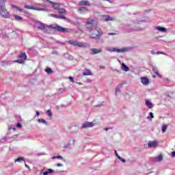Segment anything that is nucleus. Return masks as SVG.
Segmentation results:
<instances>
[{"label": "nucleus", "mask_w": 175, "mask_h": 175, "mask_svg": "<svg viewBox=\"0 0 175 175\" xmlns=\"http://www.w3.org/2000/svg\"><path fill=\"white\" fill-rule=\"evenodd\" d=\"M154 161H155V162H161V161H163V156H162V155L157 156L154 159Z\"/></svg>", "instance_id": "obj_24"}, {"label": "nucleus", "mask_w": 175, "mask_h": 175, "mask_svg": "<svg viewBox=\"0 0 175 175\" xmlns=\"http://www.w3.org/2000/svg\"><path fill=\"white\" fill-rule=\"evenodd\" d=\"M150 54H152V55L157 54V52H154V51H150Z\"/></svg>", "instance_id": "obj_46"}, {"label": "nucleus", "mask_w": 175, "mask_h": 175, "mask_svg": "<svg viewBox=\"0 0 175 175\" xmlns=\"http://www.w3.org/2000/svg\"><path fill=\"white\" fill-rule=\"evenodd\" d=\"M167 129V125L164 124L162 126V133H165V132H166V130Z\"/></svg>", "instance_id": "obj_31"}, {"label": "nucleus", "mask_w": 175, "mask_h": 175, "mask_svg": "<svg viewBox=\"0 0 175 175\" xmlns=\"http://www.w3.org/2000/svg\"><path fill=\"white\" fill-rule=\"evenodd\" d=\"M13 8L16 9V10H18V12H20L21 13H24V10L20 8V7L16 6V5H13Z\"/></svg>", "instance_id": "obj_27"}, {"label": "nucleus", "mask_w": 175, "mask_h": 175, "mask_svg": "<svg viewBox=\"0 0 175 175\" xmlns=\"http://www.w3.org/2000/svg\"><path fill=\"white\" fill-rule=\"evenodd\" d=\"M34 27L45 33H51V29H55L56 31H58V32H62L63 33L68 32V28L62 27L57 24L47 25L40 21L36 22Z\"/></svg>", "instance_id": "obj_1"}, {"label": "nucleus", "mask_w": 175, "mask_h": 175, "mask_svg": "<svg viewBox=\"0 0 175 175\" xmlns=\"http://www.w3.org/2000/svg\"><path fill=\"white\" fill-rule=\"evenodd\" d=\"M100 20L101 21H116V18L108 15H101L100 16Z\"/></svg>", "instance_id": "obj_7"}, {"label": "nucleus", "mask_w": 175, "mask_h": 175, "mask_svg": "<svg viewBox=\"0 0 175 175\" xmlns=\"http://www.w3.org/2000/svg\"><path fill=\"white\" fill-rule=\"evenodd\" d=\"M161 54H163L164 55H166V53H163H163H161Z\"/></svg>", "instance_id": "obj_59"}, {"label": "nucleus", "mask_w": 175, "mask_h": 175, "mask_svg": "<svg viewBox=\"0 0 175 175\" xmlns=\"http://www.w3.org/2000/svg\"><path fill=\"white\" fill-rule=\"evenodd\" d=\"M53 8H55V10H58L59 9V3H52Z\"/></svg>", "instance_id": "obj_25"}, {"label": "nucleus", "mask_w": 175, "mask_h": 175, "mask_svg": "<svg viewBox=\"0 0 175 175\" xmlns=\"http://www.w3.org/2000/svg\"><path fill=\"white\" fill-rule=\"evenodd\" d=\"M38 122H42V124H44V125H47V122L44 119H38Z\"/></svg>", "instance_id": "obj_32"}, {"label": "nucleus", "mask_w": 175, "mask_h": 175, "mask_svg": "<svg viewBox=\"0 0 175 175\" xmlns=\"http://www.w3.org/2000/svg\"><path fill=\"white\" fill-rule=\"evenodd\" d=\"M14 62H17L18 64H24V60L21 59H18V60L14 61Z\"/></svg>", "instance_id": "obj_37"}, {"label": "nucleus", "mask_w": 175, "mask_h": 175, "mask_svg": "<svg viewBox=\"0 0 175 175\" xmlns=\"http://www.w3.org/2000/svg\"><path fill=\"white\" fill-rule=\"evenodd\" d=\"M36 113L37 117H39V116H40V113L39 111H37Z\"/></svg>", "instance_id": "obj_49"}, {"label": "nucleus", "mask_w": 175, "mask_h": 175, "mask_svg": "<svg viewBox=\"0 0 175 175\" xmlns=\"http://www.w3.org/2000/svg\"><path fill=\"white\" fill-rule=\"evenodd\" d=\"M63 158L62 156L52 157V159H63Z\"/></svg>", "instance_id": "obj_35"}, {"label": "nucleus", "mask_w": 175, "mask_h": 175, "mask_svg": "<svg viewBox=\"0 0 175 175\" xmlns=\"http://www.w3.org/2000/svg\"><path fill=\"white\" fill-rule=\"evenodd\" d=\"M45 72H46V73H48V75H51V73H53V70H51V68H48L45 70Z\"/></svg>", "instance_id": "obj_30"}, {"label": "nucleus", "mask_w": 175, "mask_h": 175, "mask_svg": "<svg viewBox=\"0 0 175 175\" xmlns=\"http://www.w3.org/2000/svg\"><path fill=\"white\" fill-rule=\"evenodd\" d=\"M49 174V172L48 171H45L43 172V175H48Z\"/></svg>", "instance_id": "obj_48"}, {"label": "nucleus", "mask_w": 175, "mask_h": 175, "mask_svg": "<svg viewBox=\"0 0 175 175\" xmlns=\"http://www.w3.org/2000/svg\"><path fill=\"white\" fill-rule=\"evenodd\" d=\"M49 17H54L55 18H59L60 20H66V17L64 15H59L57 14H49Z\"/></svg>", "instance_id": "obj_12"}, {"label": "nucleus", "mask_w": 175, "mask_h": 175, "mask_svg": "<svg viewBox=\"0 0 175 175\" xmlns=\"http://www.w3.org/2000/svg\"><path fill=\"white\" fill-rule=\"evenodd\" d=\"M100 106H102V105H96V107H100Z\"/></svg>", "instance_id": "obj_55"}, {"label": "nucleus", "mask_w": 175, "mask_h": 175, "mask_svg": "<svg viewBox=\"0 0 175 175\" xmlns=\"http://www.w3.org/2000/svg\"><path fill=\"white\" fill-rule=\"evenodd\" d=\"M100 69H105V67L103 66H100Z\"/></svg>", "instance_id": "obj_56"}, {"label": "nucleus", "mask_w": 175, "mask_h": 175, "mask_svg": "<svg viewBox=\"0 0 175 175\" xmlns=\"http://www.w3.org/2000/svg\"><path fill=\"white\" fill-rule=\"evenodd\" d=\"M59 91H61V92H64V91H65V89H64V88H60V89H59Z\"/></svg>", "instance_id": "obj_52"}, {"label": "nucleus", "mask_w": 175, "mask_h": 175, "mask_svg": "<svg viewBox=\"0 0 175 175\" xmlns=\"http://www.w3.org/2000/svg\"><path fill=\"white\" fill-rule=\"evenodd\" d=\"M18 57L20 58V59H23V61H25V59H27V54H25V53H21L19 54Z\"/></svg>", "instance_id": "obj_23"}, {"label": "nucleus", "mask_w": 175, "mask_h": 175, "mask_svg": "<svg viewBox=\"0 0 175 175\" xmlns=\"http://www.w3.org/2000/svg\"><path fill=\"white\" fill-rule=\"evenodd\" d=\"M79 6H91V3L88 1H81L78 3Z\"/></svg>", "instance_id": "obj_15"}, {"label": "nucleus", "mask_w": 175, "mask_h": 175, "mask_svg": "<svg viewBox=\"0 0 175 175\" xmlns=\"http://www.w3.org/2000/svg\"><path fill=\"white\" fill-rule=\"evenodd\" d=\"M5 0H0V8L2 7V5L5 3Z\"/></svg>", "instance_id": "obj_39"}, {"label": "nucleus", "mask_w": 175, "mask_h": 175, "mask_svg": "<svg viewBox=\"0 0 175 175\" xmlns=\"http://www.w3.org/2000/svg\"><path fill=\"white\" fill-rule=\"evenodd\" d=\"M57 10L59 15L65 16V14H66V10L64 8H59Z\"/></svg>", "instance_id": "obj_22"}, {"label": "nucleus", "mask_w": 175, "mask_h": 175, "mask_svg": "<svg viewBox=\"0 0 175 175\" xmlns=\"http://www.w3.org/2000/svg\"><path fill=\"white\" fill-rule=\"evenodd\" d=\"M82 76H92V72L90 69H85L84 72H82Z\"/></svg>", "instance_id": "obj_19"}, {"label": "nucleus", "mask_w": 175, "mask_h": 175, "mask_svg": "<svg viewBox=\"0 0 175 175\" xmlns=\"http://www.w3.org/2000/svg\"><path fill=\"white\" fill-rule=\"evenodd\" d=\"M120 92H121V88H120L119 86L116 87V92H115V95L116 96H118V94H120Z\"/></svg>", "instance_id": "obj_26"}, {"label": "nucleus", "mask_w": 175, "mask_h": 175, "mask_svg": "<svg viewBox=\"0 0 175 175\" xmlns=\"http://www.w3.org/2000/svg\"><path fill=\"white\" fill-rule=\"evenodd\" d=\"M46 2H49V3H52L53 4V1H50V0H46Z\"/></svg>", "instance_id": "obj_53"}, {"label": "nucleus", "mask_w": 175, "mask_h": 175, "mask_svg": "<svg viewBox=\"0 0 175 175\" xmlns=\"http://www.w3.org/2000/svg\"><path fill=\"white\" fill-rule=\"evenodd\" d=\"M95 126V122H85V123L82 124V128H93Z\"/></svg>", "instance_id": "obj_11"}, {"label": "nucleus", "mask_w": 175, "mask_h": 175, "mask_svg": "<svg viewBox=\"0 0 175 175\" xmlns=\"http://www.w3.org/2000/svg\"><path fill=\"white\" fill-rule=\"evenodd\" d=\"M141 83H142L144 85H148V84H150V80L146 77H141Z\"/></svg>", "instance_id": "obj_14"}, {"label": "nucleus", "mask_w": 175, "mask_h": 175, "mask_svg": "<svg viewBox=\"0 0 175 175\" xmlns=\"http://www.w3.org/2000/svg\"><path fill=\"white\" fill-rule=\"evenodd\" d=\"M132 31H133V29H131V30H129V32H132Z\"/></svg>", "instance_id": "obj_58"}, {"label": "nucleus", "mask_w": 175, "mask_h": 175, "mask_svg": "<svg viewBox=\"0 0 175 175\" xmlns=\"http://www.w3.org/2000/svg\"><path fill=\"white\" fill-rule=\"evenodd\" d=\"M118 159L119 161H121V162H122L123 163H125L126 162V160H125V159L121 157L120 156L118 157Z\"/></svg>", "instance_id": "obj_34"}, {"label": "nucleus", "mask_w": 175, "mask_h": 175, "mask_svg": "<svg viewBox=\"0 0 175 175\" xmlns=\"http://www.w3.org/2000/svg\"><path fill=\"white\" fill-rule=\"evenodd\" d=\"M121 70L124 72H129V67H128L124 63H122Z\"/></svg>", "instance_id": "obj_18"}, {"label": "nucleus", "mask_w": 175, "mask_h": 175, "mask_svg": "<svg viewBox=\"0 0 175 175\" xmlns=\"http://www.w3.org/2000/svg\"><path fill=\"white\" fill-rule=\"evenodd\" d=\"M172 158H174L175 157V152H172V154H171Z\"/></svg>", "instance_id": "obj_44"}, {"label": "nucleus", "mask_w": 175, "mask_h": 175, "mask_svg": "<svg viewBox=\"0 0 175 175\" xmlns=\"http://www.w3.org/2000/svg\"><path fill=\"white\" fill-rule=\"evenodd\" d=\"M154 29L156 31H159V32H166L167 31V29L160 26L154 27Z\"/></svg>", "instance_id": "obj_16"}, {"label": "nucleus", "mask_w": 175, "mask_h": 175, "mask_svg": "<svg viewBox=\"0 0 175 175\" xmlns=\"http://www.w3.org/2000/svg\"><path fill=\"white\" fill-rule=\"evenodd\" d=\"M38 155H46V154L42 153V154H38Z\"/></svg>", "instance_id": "obj_57"}, {"label": "nucleus", "mask_w": 175, "mask_h": 175, "mask_svg": "<svg viewBox=\"0 0 175 175\" xmlns=\"http://www.w3.org/2000/svg\"><path fill=\"white\" fill-rule=\"evenodd\" d=\"M108 35H109V36H111L113 35H116V33H109Z\"/></svg>", "instance_id": "obj_51"}, {"label": "nucleus", "mask_w": 175, "mask_h": 175, "mask_svg": "<svg viewBox=\"0 0 175 175\" xmlns=\"http://www.w3.org/2000/svg\"><path fill=\"white\" fill-rule=\"evenodd\" d=\"M145 104H146V106L148 107V109H152V107H154V104H152V103H151L150 100H146Z\"/></svg>", "instance_id": "obj_17"}, {"label": "nucleus", "mask_w": 175, "mask_h": 175, "mask_svg": "<svg viewBox=\"0 0 175 175\" xmlns=\"http://www.w3.org/2000/svg\"><path fill=\"white\" fill-rule=\"evenodd\" d=\"M25 167H27V169H29V167L28 166V165H27V163H25Z\"/></svg>", "instance_id": "obj_54"}, {"label": "nucleus", "mask_w": 175, "mask_h": 175, "mask_svg": "<svg viewBox=\"0 0 175 175\" xmlns=\"http://www.w3.org/2000/svg\"><path fill=\"white\" fill-rule=\"evenodd\" d=\"M95 23V20L92 18H88L86 22V28L88 29H91L94 27V23Z\"/></svg>", "instance_id": "obj_10"}, {"label": "nucleus", "mask_w": 175, "mask_h": 175, "mask_svg": "<svg viewBox=\"0 0 175 175\" xmlns=\"http://www.w3.org/2000/svg\"><path fill=\"white\" fill-rule=\"evenodd\" d=\"M78 10L79 13H81V14H84V13H87V12H88V9L84 7L79 8Z\"/></svg>", "instance_id": "obj_21"}, {"label": "nucleus", "mask_w": 175, "mask_h": 175, "mask_svg": "<svg viewBox=\"0 0 175 175\" xmlns=\"http://www.w3.org/2000/svg\"><path fill=\"white\" fill-rule=\"evenodd\" d=\"M146 21L145 19H140V16L137 15L133 17L131 23L129 25H136L137 24H140V23H146Z\"/></svg>", "instance_id": "obj_5"}, {"label": "nucleus", "mask_w": 175, "mask_h": 175, "mask_svg": "<svg viewBox=\"0 0 175 175\" xmlns=\"http://www.w3.org/2000/svg\"><path fill=\"white\" fill-rule=\"evenodd\" d=\"M68 44H71V46H74L75 47H82L83 49H85V47H88L90 44L81 42H79L75 40H70L68 41Z\"/></svg>", "instance_id": "obj_2"}, {"label": "nucleus", "mask_w": 175, "mask_h": 175, "mask_svg": "<svg viewBox=\"0 0 175 175\" xmlns=\"http://www.w3.org/2000/svg\"><path fill=\"white\" fill-rule=\"evenodd\" d=\"M109 129H112L111 127H108V128H105L104 130L105 131H109Z\"/></svg>", "instance_id": "obj_50"}, {"label": "nucleus", "mask_w": 175, "mask_h": 175, "mask_svg": "<svg viewBox=\"0 0 175 175\" xmlns=\"http://www.w3.org/2000/svg\"><path fill=\"white\" fill-rule=\"evenodd\" d=\"M156 54H157V55H159V54H163V52L157 51V52H156Z\"/></svg>", "instance_id": "obj_45"}, {"label": "nucleus", "mask_w": 175, "mask_h": 175, "mask_svg": "<svg viewBox=\"0 0 175 175\" xmlns=\"http://www.w3.org/2000/svg\"><path fill=\"white\" fill-rule=\"evenodd\" d=\"M16 126L17 128H21V123H17Z\"/></svg>", "instance_id": "obj_43"}, {"label": "nucleus", "mask_w": 175, "mask_h": 175, "mask_svg": "<svg viewBox=\"0 0 175 175\" xmlns=\"http://www.w3.org/2000/svg\"><path fill=\"white\" fill-rule=\"evenodd\" d=\"M149 116H148L147 119L150 120V118H154V113H152V112L149 113Z\"/></svg>", "instance_id": "obj_36"}, {"label": "nucleus", "mask_w": 175, "mask_h": 175, "mask_svg": "<svg viewBox=\"0 0 175 175\" xmlns=\"http://www.w3.org/2000/svg\"><path fill=\"white\" fill-rule=\"evenodd\" d=\"M14 17L15 18V20H16V21H23V17L18 15H14Z\"/></svg>", "instance_id": "obj_29"}, {"label": "nucleus", "mask_w": 175, "mask_h": 175, "mask_svg": "<svg viewBox=\"0 0 175 175\" xmlns=\"http://www.w3.org/2000/svg\"><path fill=\"white\" fill-rule=\"evenodd\" d=\"M118 62H119L120 64H121V60H118Z\"/></svg>", "instance_id": "obj_60"}, {"label": "nucleus", "mask_w": 175, "mask_h": 175, "mask_svg": "<svg viewBox=\"0 0 175 175\" xmlns=\"http://www.w3.org/2000/svg\"><path fill=\"white\" fill-rule=\"evenodd\" d=\"M0 15L1 17H3V18H10V14L9 12H8V10H6V6L5 5V3L3 5L0 7Z\"/></svg>", "instance_id": "obj_4"}, {"label": "nucleus", "mask_w": 175, "mask_h": 175, "mask_svg": "<svg viewBox=\"0 0 175 175\" xmlns=\"http://www.w3.org/2000/svg\"><path fill=\"white\" fill-rule=\"evenodd\" d=\"M68 79H69L70 81H72V83H75V81L73 80V77H69Z\"/></svg>", "instance_id": "obj_42"}, {"label": "nucleus", "mask_w": 175, "mask_h": 175, "mask_svg": "<svg viewBox=\"0 0 175 175\" xmlns=\"http://www.w3.org/2000/svg\"><path fill=\"white\" fill-rule=\"evenodd\" d=\"M102 30L100 29H94L92 33L91 39H100V36H102Z\"/></svg>", "instance_id": "obj_6"}, {"label": "nucleus", "mask_w": 175, "mask_h": 175, "mask_svg": "<svg viewBox=\"0 0 175 175\" xmlns=\"http://www.w3.org/2000/svg\"><path fill=\"white\" fill-rule=\"evenodd\" d=\"M158 144H159V142H158V140L149 141L148 142V146L149 148H157V147H158Z\"/></svg>", "instance_id": "obj_9"}, {"label": "nucleus", "mask_w": 175, "mask_h": 175, "mask_svg": "<svg viewBox=\"0 0 175 175\" xmlns=\"http://www.w3.org/2000/svg\"><path fill=\"white\" fill-rule=\"evenodd\" d=\"M48 117H53V113L51 112V109H49L46 111Z\"/></svg>", "instance_id": "obj_33"}, {"label": "nucleus", "mask_w": 175, "mask_h": 175, "mask_svg": "<svg viewBox=\"0 0 175 175\" xmlns=\"http://www.w3.org/2000/svg\"><path fill=\"white\" fill-rule=\"evenodd\" d=\"M102 51H103V50L102 49H98L93 48V49H90V54L94 55L95 54H99V53H102Z\"/></svg>", "instance_id": "obj_13"}, {"label": "nucleus", "mask_w": 175, "mask_h": 175, "mask_svg": "<svg viewBox=\"0 0 175 175\" xmlns=\"http://www.w3.org/2000/svg\"><path fill=\"white\" fill-rule=\"evenodd\" d=\"M152 77H153L154 79H155V76H154V75H153Z\"/></svg>", "instance_id": "obj_61"}, {"label": "nucleus", "mask_w": 175, "mask_h": 175, "mask_svg": "<svg viewBox=\"0 0 175 175\" xmlns=\"http://www.w3.org/2000/svg\"><path fill=\"white\" fill-rule=\"evenodd\" d=\"M51 173H54V170L53 169H48V174H51Z\"/></svg>", "instance_id": "obj_38"}, {"label": "nucleus", "mask_w": 175, "mask_h": 175, "mask_svg": "<svg viewBox=\"0 0 175 175\" xmlns=\"http://www.w3.org/2000/svg\"><path fill=\"white\" fill-rule=\"evenodd\" d=\"M131 51V48L124 47L122 49L117 48H107V51H109L111 53H127Z\"/></svg>", "instance_id": "obj_3"}, {"label": "nucleus", "mask_w": 175, "mask_h": 175, "mask_svg": "<svg viewBox=\"0 0 175 175\" xmlns=\"http://www.w3.org/2000/svg\"><path fill=\"white\" fill-rule=\"evenodd\" d=\"M152 71L154 74H156L157 76H158V77H162V75H159L158 68H157V66H152Z\"/></svg>", "instance_id": "obj_20"}, {"label": "nucleus", "mask_w": 175, "mask_h": 175, "mask_svg": "<svg viewBox=\"0 0 175 175\" xmlns=\"http://www.w3.org/2000/svg\"><path fill=\"white\" fill-rule=\"evenodd\" d=\"M103 1H107L109 2V1H110V0H103Z\"/></svg>", "instance_id": "obj_62"}, {"label": "nucleus", "mask_w": 175, "mask_h": 175, "mask_svg": "<svg viewBox=\"0 0 175 175\" xmlns=\"http://www.w3.org/2000/svg\"><path fill=\"white\" fill-rule=\"evenodd\" d=\"M115 155H116V157H117V158H118V157H120L118 155V153H117V150H115Z\"/></svg>", "instance_id": "obj_47"}, {"label": "nucleus", "mask_w": 175, "mask_h": 175, "mask_svg": "<svg viewBox=\"0 0 175 175\" xmlns=\"http://www.w3.org/2000/svg\"><path fill=\"white\" fill-rule=\"evenodd\" d=\"M25 9H29L30 10H37L38 12H49V10H45L44 8H38L33 6H29L28 5H25Z\"/></svg>", "instance_id": "obj_8"}, {"label": "nucleus", "mask_w": 175, "mask_h": 175, "mask_svg": "<svg viewBox=\"0 0 175 175\" xmlns=\"http://www.w3.org/2000/svg\"><path fill=\"white\" fill-rule=\"evenodd\" d=\"M23 161L25 162V159H24V157H19V158L15 159V161H14L15 163L16 162H23Z\"/></svg>", "instance_id": "obj_28"}, {"label": "nucleus", "mask_w": 175, "mask_h": 175, "mask_svg": "<svg viewBox=\"0 0 175 175\" xmlns=\"http://www.w3.org/2000/svg\"><path fill=\"white\" fill-rule=\"evenodd\" d=\"M56 166H57V167H61L64 166V164L58 163L56 164Z\"/></svg>", "instance_id": "obj_40"}, {"label": "nucleus", "mask_w": 175, "mask_h": 175, "mask_svg": "<svg viewBox=\"0 0 175 175\" xmlns=\"http://www.w3.org/2000/svg\"><path fill=\"white\" fill-rule=\"evenodd\" d=\"M36 5H37V6H44V7H46V4H44V3H37Z\"/></svg>", "instance_id": "obj_41"}]
</instances>
